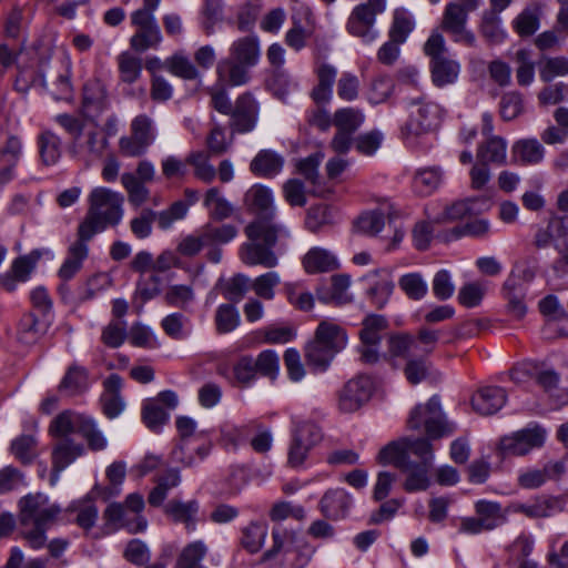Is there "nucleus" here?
<instances>
[{
    "label": "nucleus",
    "mask_w": 568,
    "mask_h": 568,
    "mask_svg": "<svg viewBox=\"0 0 568 568\" xmlns=\"http://www.w3.org/2000/svg\"><path fill=\"white\" fill-rule=\"evenodd\" d=\"M39 152L45 165L55 164L61 156V139L52 131L45 130L38 138Z\"/></svg>",
    "instance_id": "47"
},
{
    "label": "nucleus",
    "mask_w": 568,
    "mask_h": 568,
    "mask_svg": "<svg viewBox=\"0 0 568 568\" xmlns=\"http://www.w3.org/2000/svg\"><path fill=\"white\" fill-rule=\"evenodd\" d=\"M89 241L78 236V240L69 246L68 256L59 270V276L63 281L71 280L81 270L83 261L88 257Z\"/></svg>",
    "instance_id": "32"
},
{
    "label": "nucleus",
    "mask_w": 568,
    "mask_h": 568,
    "mask_svg": "<svg viewBox=\"0 0 568 568\" xmlns=\"http://www.w3.org/2000/svg\"><path fill=\"white\" fill-rule=\"evenodd\" d=\"M14 457L24 465L31 464L38 456L37 438L32 435H21L11 443Z\"/></svg>",
    "instance_id": "61"
},
{
    "label": "nucleus",
    "mask_w": 568,
    "mask_h": 568,
    "mask_svg": "<svg viewBox=\"0 0 568 568\" xmlns=\"http://www.w3.org/2000/svg\"><path fill=\"white\" fill-rule=\"evenodd\" d=\"M89 388V371L77 362H73L65 371L58 389L69 396L84 393Z\"/></svg>",
    "instance_id": "31"
},
{
    "label": "nucleus",
    "mask_w": 568,
    "mask_h": 568,
    "mask_svg": "<svg viewBox=\"0 0 568 568\" xmlns=\"http://www.w3.org/2000/svg\"><path fill=\"white\" fill-rule=\"evenodd\" d=\"M108 146L109 141L104 134L98 131H89L84 141H81L80 138L77 142H71L70 150L75 155L84 156L91 161L102 158Z\"/></svg>",
    "instance_id": "30"
},
{
    "label": "nucleus",
    "mask_w": 568,
    "mask_h": 568,
    "mask_svg": "<svg viewBox=\"0 0 568 568\" xmlns=\"http://www.w3.org/2000/svg\"><path fill=\"white\" fill-rule=\"evenodd\" d=\"M398 285L406 296L414 301L422 300L428 292V285L419 273L403 275Z\"/></svg>",
    "instance_id": "63"
},
{
    "label": "nucleus",
    "mask_w": 568,
    "mask_h": 568,
    "mask_svg": "<svg viewBox=\"0 0 568 568\" xmlns=\"http://www.w3.org/2000/svg\"><path fill=\"white\" fill-rule=\"evenodd\" d=\"M493 9L483 12L479 23V32L490 44H498L505 41L507 33L501 27L499 13Z\"/></svg>",
    "instance_id": "42"
},
{
    "label": "nucleus",
    "mask_w": 568,
    "mask_h": 568,
    "mask_svg": "<svg viewBox=\"0 0 568 568\" xmlns=\"http://www.w3.org/2000/svg\"><path fill=\"white\" fill-rule=\"evenodd\" d=\"M104 517L109 523L126 526L132 534L144 531L148 526L146 519L142 516H138L134 524H129L125 508L121 503L110 504L104 511Z\"/></svg>",
    "instance_id": "53"
},
{
    "label": "nucleus",
    "mask_w": 568,
    "mask_h": 568,
    "mask_svg": "<svg viewBox=\"0 0 568 568\" xmlns=\"http://www.w3.org/2000/svg\"><path fill=\"white\" fill-rule=\"evenodd\" d=\"M267 536V525L264 523L253 521L243 528L241 539L242 546L250 552H257Z\"/></svg>",
    "instance_id": "60"
},
{
    "label": "nucleus",
    "mask_w": 568,
    "mask_h": 568,
    "mask_svg": "<svg viewBox=\"0 0 568 568\" xmlns=\"http://www.w3.org/2000/svg\"><path fill=\"white\" fill-rule=\"evenodd\" d=\"M83 452V445L75 443L71 438H61L53 445L51 453L52 471L50 476V484L52 486L58 483L60 473L80 457Z\"/></svg>",
    "instance_id": "16"
},
{
    "label": "nucleus",
    "mask_w": 568,
    "mask_h": 568,
    "mask_svg": "<svg viewBox=\"0 0 568 568\" xmlns=\"http://www.w3.org/2000/svg\"><path fill=\"white\" fill-rule=\"evenodd\" d=\"M507 394L504 388L498 386H486L471 397L473 409L480 415H493L505 405Z\"/></svg>",
    "instance_id": "24"
},
{
    "label": "nucleus",
    "mask_w": 568,
    "mask_h": 568,
    "mask_svg": "<svg viewBox=\"0 0 568 568\" xmlns=\"http://www.w3.org/2000/svg\"><path fill=\"white\" fill-rule=\"evenodd\" d=\"M388 327L385 316L378 314L367 315L362 322L358 333L361 343L381 344L382 333Z\"/></svg>",
    "instance_id": "46"
},
{
    "label": "nucleus",
    "mask_w": 568,
    "mask_h": 568,
    "mask_svg": "<svg viewBox=\"0 0 568 568\" xmlns=\"http://www.w3.org/2000/svg\"><path fill=\"white\" fill-rule=\"evenodd\" d=\"M430 72L433 83L438 87H445L454 83L460 72V64L458 61L447 57L437 58L430 61Z\"/></svg>",
    "instance_id": "40"
},
{
    "label": "nucleus",
    "mask_w": 568,
    "mask_h": 568,
    "mask_svg": "<svg viewBox=\"0 0 568 568\" xmlns=\"http://www.w3.org/2000/svg\"><path fill=\"white\" fill-rule=\"evenodd\" d=\"M534 378L537 384L549 395L551 404L555 408H560L568 404V390L560 388L559 374L544 364L536 362V372H534Z\"/></svg>",
    "instance_id": "20"
},
{
    "label": "nucleus",
    "mask_w": 568,
    "mask_h": 568,
    "mask_svg": "<svg viewBox=\"0 0 568 568\" xmlns=\"http://www.w3.org/2000/svg\"><path fill=\"white\" fill-rule=\"evenodd\" d=\"M500 116L505 121H511L524 112V98L518 91L506 92L499 102Z\"/></svg>",
    "instance_id": "64"
},
{
    "label": "nucleus",
    "mask_w": 568,
    "mask_h": 568,
    "mask_svg": "<svg viewBox=\"0 0 568 568\" xmlns=\"http://www.w3.org/2000/svg\"><path fill=\"white\" fill-rule=\"evenodd\" d=\"M428 468L426 464H415L412 460L406 469H402L407 474L404 483V489L407 493L426 490L429 486Z\"/></svg>",
    "instance_id": "50"
},
{
    "label": "nucleus",
    "mask_w": 568,
    "mask_h": 568,
    "mask_svg": "<svg viewBox=\"0 0 568 568\" xmlns=\"http://www.w3.org/2000/svg\"><path fill=\"white\" fill-rule=\"evenodd\" d=\"M545 440L546 430L535 424L501 437L498 449L503 456H524L535 448H540Z\"/></svg>",
    "instance_id": "11"
},
{
    "label": "nucleus",
    "mask_w": 568,
    "mask_h": 568,
    "mask_svg": "<svg viewBox=\"0 0 568 568\" xmlns=\"http://www.w3.org/2000/svg\"><path fill=\"white\" fill-rule=\"evenodd\" d=\"M281 284V276L275 271H268L251 280V290L256 297L272 301L275 297V288Z\"/></svg>",
    "instance_id": "51"
},
{
    "label": "nucleus",
    "mask_w": 568,
    "mask_h": 568,
    "mask_svg": "<svg viewBox=\"0 0 568 568\" xmlns=\"http://www.w3.org/2000/svg\"><path fill=\"white\" fill-rule=\"evenodd\" d=\"M388 352L393 357L406 359L404 375L409 384L417 385L427 378L430 364L425 356L417 354V341L413 335L406 333L390 335Z\"/></svg>",
    "instance_id": "7"
},
{
    "label": "nucleus",
    "mask_w": 568,
    "mask_h": 568,
    "mask_svg": "<svg viewBox=\"0 0 568 568\" xmlns=\"http://www.w3.org/2000/svg\"><path fill=\"white\" fill-rule=\"evenodd\" d=\"M250 67L257 64L260 59L258 39L246 36L235 40L230 47V57Z\"/></svg>",
    "instance_id": "38"
},
{
    "label": "nucleus",
    "mask_w": 568,
    "mask_h": 568,
    "mask_svg": "<svg viewBox=\"0 0 568 568\" xmlns=\"http://www.w3.org/2000/svg\"><path fill=\"white\" fill-rule=\"evenodd\" d=\"M203 204L207 209L210 217L215 221L226 220L234 213V206L222 195L219 187H211L206 191Z\"/></svg>",
    "instance_id": "45"
},
{
    "label": "nucleus",
    "mask_w": 568,
    "mask_h": 568,
    "mask_svg": "<svg viewBox=\"0 0 568 568\" xmlns=\"http://www.w3.org/2000/svg\"><path fill=\"white\" fill-rule=\"evenodd\" d=\"M365 120L362 110L346 106L337 109L333 114V125L342 131L355 133Z\"/></svg>",
    "instance_id": "49"
},
{
    "label": "nucleus",
    "mask_w": 568,
    "mask_h": 568,
    "mask_svg": "<svg viewBox=\"0 0 568 568\" xmlns=\"http://www.w3.org/2000/svg\"><path fill=\"white\" fill-rule=\"evenodd\" d=\"M156 139L154 120L148 114H138L130 123V134L119 140L120 152L124 156H143Z\"/></svg>",
    "instance_id": "9"
},
{
    "label": "nucleus",
    "mask_w": 568,
    "mask_h": 568,
    "mask_svg": "<svg viewBox=\"0 0 568 568\" xmlns=\"http://www.w3.org/2000/svg\"><path fill=\"white\" fill-rule=\"evenodd\" d=\"M303 266L308 274L331 272L338 267V261L332 252L313 247L305 254Z\"/></svg>",
    "instance_id": "37"
},
{
    "label": "nucleus",
    "mask_w": 568,
    "mask_h": 568,
    "mask_svg": "<svg viewBox=\"0 0 568 568\" xmlns=\"http://www.w3.org/2000/svg\"><path fill=\"white\" fill-rule=\"evenodd\" d=\"M407 425L413 430L423 426L427 438L410 439L407 445V454L413 453L419 459V464L430 465L433 459V447L429 439H437L454 432V427L447 423L440 407L438 396H433L425 405H417L409 415Z\"/></svg>",
    "instance_id": "2"
},
{
    "label": "nucleus",
    "mask_w": 568,
    "mask_h": 568,
    "mask_svg": "<svg viewBox=\"0 0 568 568\" xmlns=\"http://www.w3.org/2000/svg\"><path fill=\"white\" fill-rule=\"evenodd\" d=\"M477 201V197H468L446 205L440 213L433 216V222L436 224H445L476 214L477 211L474 209V205Z\"/></svg>",
    "instance_id": "43"
},
{
    "label": "nucleus",
    "mask_w": 568,
    "mask_h": 568,
    "mask_svg": "<svg viewBox=\"0 0 568 568\" xmlns=\"http://www.w3.org/2000/svg\"><path fill=\"white\" fill-rule=\"evenodd\" d=\"M347 344L346 332L338 325L323 321L318 324L314 338L305 346V359L310 367L324 372L337 353Z\"/></svg>",
    "instance_id": "5"
},
{
    "label": "nucleus",
    "mask_w": 568,
    "mask_h": 568,
    "mask_svg": "<svg viewBox=\"0 0 568 568\" xmlns=\"http://www.w3.org/2000/svg\"><path fill=\"white\" fill-rule=\"evenodd\" d=\"M353 498L343 488L328 489L320 500V510L331 520L344 519L352 507Z\"/></svg>",
    "instance_id": "21"
},
{
    "label": "nucleus",
    "mask_w": 568,
    "mask_h": 568,
    "mask_svg": "<svg viewBox=\"0 0 568 568\" xmlns=\"http://www.w3.org/2000/svg\"><path fill=\"white\" fill-rule=\"evenodd\" d=\"M386 7L383 0H368L357 4L351 12L346 29L355 37L362 38L366 43L375 41L378 32L374 29L377 14L384 12Z\"/></svg>",
    "instance_id": "10"
},
{
    "label": "nucleus",
    "mask_w": 568,
    "mask_h": 568,
    "mask_svg": "<svg viewBox=\"0 0 568 568\" xmlns=\"http://www.w3.org/2000/svg\"><path fill=\"white\" fill-rule=\"evenodd\" d=\"M175 426L180 436V443L173 450V458L186 467H192L196 462L192 455L193 444L201 440L206 432H197L196 422L187 416H179L175 420Z\"/></svg>",
    "instance_id": "14"
},
{
    "label": "nucleus",
    "mask_w": 568,
    "mask_h": 568,
    "mask_svg": "<svg viewBox=\"0 0 568 568\" xmlns=\"http://www.w3.org/2000/svg\"><path fill=\"white\" fill-rule=\"evenodd\" d=\"M375 386L371 376L357 375L348 381L339 393L338 407L344 413H353L367 403Z\"/></svg>",
    "instance_id": "13"
},
{
    "label": "nucleus",
    "mask_w": 568,
    "mask_h": 568,
    "mask_svg": "<svg viewBox=\"0 0 568 568\" xmlns=\"http://www.w3.org/2000/svg\"><path fill=\"white\" fill-rule=\"evenodd\" d=\"M40 253L32 251L28 255L17 257L8 272L0 275V284L7 292H13L17 288L18 283L27 282L34 270Z\"/></svg>",
    "instance_id": "19"
},
{
    "label": "nucleus",
    "mask_w": 568,
    "mask_h": 568,
    "mask_svg": "<svg viewBox=\"0 0 568 568\" xmlns=\"http://www.w3.org/2000/svg\"><path fill=\"white\" fill-rule=\"evenodd\" d=\"M251 67L232 58L222 59L216 65V74L220 81L232 87L243 85L248 82Z\"/></svg>",
    "instance_id": "35"
},
{
    "label": "nucleus",
    "mask_w": 568,
    "mask_h": 568,
    "mask_svg": "<svg viewBox=\"0 0 568 568\" xmlns=\"http://www.w3.org/2000/svg\"><path fill=\"white\" fill-rule=\"evenodd\" d=\"M214 322L219 334L231 333L241 323L239 310L234 304H221L215 311Z\"/></svg>",
    "instance_id": "52"
},
{
    "label": "nucleus",
    "mask_w": 568,
    "mask_h": 568,
    "mask_svg": "<svg viewBox=\"0 0 568 568\" xmlns=\"http://www.w3.org/2000/svg\"><path fill=\"white\" fill-rule=\"evenodd\" d=\"M85 417L87 416L83 414L64 410L52 419L49 426V433L59 439L69 438L68 436L70 434L80 433Z\"/></svg>",
    "instance_id": "36"
},
{
    "label": "nucleus",
    "mask_w": 568,
    "mask_h": 568,
    "mask_svg": "<svg viewBox=\"0 0 568 568\" xmlns=\"http://www.w3.org/2000/svg\"><path fill=\"white\" fill-rule=\"evenodd\" d=\"M122 194L106 187H95L89 195V209L84 220L79 224L78 236L92 240L108 226L118 225L123 217Z\"/></svg>",
    "instance_id": "4"
},
{
    "label": "nucleus",
    "mask_w": 568,
    "mask_h": 568,
    "mask_svg": "<svg viewBox=\"0 0 568 568\" xmlns=\"http://www.w3.org/2000/svg\"><path fill=\"white\" fill-rule=\"evenodd\" d=\"M408 444V437L390 442L379 450L377 462L382 465H393L400 470L406 469L410 462L407 454Z\"/></svg>",
    "instance_id": "34"
},
{
    "label": "nucleus",
    "mask_w": 568,
    "mask_h": 568,
    "mask_svg": "<svg viewBox=\"0 0 568 568\" xmlns=\"http://www.w3.org/2000/svg\"><path fill=\"white\" fill-rule=\"evenodd\" d=\"M540 14L539 4H529L513 20L511 27L519 37H530L539 29Z\"/></svg>",
    "instance_id": "41"
},
{
    "label": "nucleus",
    "mask_w": 568,
    "mask_h": 568,
    "mask_svg": "<svg viewBox=\"0 0 568 568\" xmlns=\"http://www.w3.org/2000/svg\"><path fill=\"white\" fill-rule=\"evenodd\" d=\"M397 216L398 213L392 205H382L359 215L355 226L361 233L376 235L383 230L386 221L390 227Z\"/></svg>",
    "instance_id": "22"
},
{
    "label": "nucleus",
    "mask_w": 568,
    "mask_h": 568,
    "mask_svg": "<svg viewBox=\"0 0 568 568\" xmlns=\"http://www.w3.org/2000/svg\"><path fill=\"white\" fill-rule=\"evenodd\" d=\"M22 154V144L19 138L8 136L0 149V185L7 184L14 178L16 166Z\"/></svg>",
    "instance_id": "27"
},
{
    "label": "nucleus",
    "mask_w": 568,
    "mask_h": 568,
    "mask_svg": "<svg viewBox=\"0 0 568 568\" xmlns=\"http://www.w3.org/2000/svg\"><path fill=\"white\" fill-rule=\"evenodd\" d=\"M19 508L23 538L32 549H41L47 542V530L61 513L60 506L50 503L43 494H30L20 499Z\"/></svg>",
    "instance_id": "3"
},
{
    "label": "nucleus",
    "mask_w": 568,
    "mask_h": 568,
    "mask_svg": "<svg viewBox=\"0 0 568 568\" xmlns=\"http://www.w3.org/2000/svg\"><path fill=\"white\" fill-rule=\"evenodd\" d=\"M200 230L207 246L226 244L237 235V229L232 224L214 225L207 223Z\"/></svg>",
    "instance_id": "54"
},
{
    "label": "nucleus",
    "mask_w": 568,
    "mask_h": 568,
    "mask_svg": "<svg viewBox=\"0 0 568 568\" xmlns=\"http://www.w3.org/2000/svg\"><path fill=\"white\" fill-rule=\"evenodd\" d=\"M513 161L523 165H535L542 161L545 149L537 139H521L511 148Z\"/></svg>",
    "instance_id": "33"
},
{
    "label": "nucleus",
    "mask_w": 568,
    "mask_h": 568,
    "mask_svg": "<svg viewBox=\"0 0 568 568\" xmlns=\"http://www.w3.org/2000/svg\"><path fill=\"white\" fill-rule=\"evenodd\" d=\"M444 175V170L439 165L418 168L413 174V192L419 196L433 194L443 183Z\"/></svg>",
    "instance_id": "26"
},
{
    "label": "nucleus",
    "mask_w": 568,
    "mask_h": 568,
    "mask_svg": "<svg viewBox=\"0 0 568 568\" xmlns=\"http://www.w3.org/2000/svg\"><path fill=\"white\" fill-rule=\"evenodd\" d=\"M284 166V158L273 150H261L251 161L250 171L260 178L272 179Z\"/></svg>",
    "instance_id": "29"
},
{
    "label": "nucleus",
    "mask_w": 568,
    "mask_h": 568,
    "mask_svg": "<svg viewBox=\"0 0 568 568\" xmlns=\"http://www.w3.org/2000/svg\"><path fill=\"white\" fill-rule=\"evenodd\" d=\"M131 23L135 28L130 39L131 48L136 52L156 49L162 42V33L155 16L144 12H132Z\"/></svg>",
    "instance_id": "12"
},
{
    "label": "nucleus",
    "mask_w": 568,
    "mask_h": 568,
    "mask_svg": "<svg viewBox=\"0 0 568 568\" xmlns=\"http://www.w3.org/2000/svg\"><path fill=\"white\" fill-rule=\"evenodd\" d=\"M248 290H251V278L242 273L233 275L222 284V294L232 304L241 302Z\"/></svg>",
    "instance_id": "56"
},
{
    "label": "nucleus",
    "mask_w": 568,
    "mask_h": 568,
    "mask_svg": "<svg viewBox=\"0 0 568 568\" xmlns=\"http://www.w3.org/2000/svg\"><path fill=\"white\" fill-rule=\"evenodd\" d=\"M394 287L395 284L390 275L384 272L379 278L371 284L367 291V295L376 307L382 308L388 302L390 295L393 294Z\"/></svg>",
    "instance_id": "58"
},
{
    "label": "nucleus",
    "mask_w": 568,
    "mask_h": 568,
    "mask_svg": "<svg viewBox=\"0 0 568 568\" xmlns=\"http://www.w3.org/2000/svg\"><path fill=\"white\" fill-rule=\"evenodd\" d=\"M565 506L566 500L562 497H546L520 505L519 511L530 518H545L564 511Z\"/></svg>",
    "instance_id": "39"
},
{
    "label": "nucleus",
    "mask_w": 568,
    "mask_h": 568,
    "mask_svg": "<svg viewBox=\"0 0 568 568\" xmlns=\"http://www.w3.org/2000/svg\"><path fill=\"white\" fill-rule=\"evenodd\" d=\"M415 26L413 16L405 9H397L394 12L389 39L404 43Z\"/></svg>",
    "instance_id": "59"
},
{
    "label": "nucleus",
    "mask_w": 568,
    "mask_h": 568,
    "mask_svg": "<svg viewBox=\"0 0 568 568\" xmlns=\"http://www.w3.org/2000/svg\"><path fill=\"white\" fill-rule=\"evenodd\" d=\"M120 80L132 84L139 80L142 73V60L130 52H122L116 58Z\"/></svg>",
    "instance_id": "55"
},
{
    "label": "nucleus",
    "mask_w": 568,
    "mask_h": 568,
    "mask_svg": "<svg viewBox=\"0 0 568 568\" xmlns=\"http://www.w3.org/2000/svg\"><path fill=\"white\" fill-rule=\"evenodd\" d=\"M121 183L128 192L129 202L132 205L141 206L149 199V190L133 173H123Z\"/></svg>",
    "instance_id": "62"
},
{
    "label": "nucleus",
    "mask_w": 568,
    "mask_h": 568,
    "mask_svg": "<svg viewBox=\"0 0 568 568\" xmlns=\"http://www.w3.org/2000/svg\"><path fill=\"white\" fill-rule=\"evenodd\" d=\"M165 515L172 521L183 524L189 532L196 529L200 513V503L196 499L182 501L178 499L170 500L164 507Z\"/></svg>",
    "instance_id": "23"
},
{
    "label": "nucleus",
    "mask_w": 568,
    "mask_h": 568,
    "mask_svg": "<svg viewBox=\"0 0 568 568\" xmlns=\"http://www.w3.org/2000/svg\"><path fill=\"white\" fill-rule=\"evenodd\" d=\"M244 205L247 211L256 214V219L274 222V196L270 187L258 183L252 185L244 194Z\"/></svg>",
    "instance_id": "17"
},
{
    "label": "nucleus",
    "mask_w": 568,
    "mask_h": 568,
    "mask_svg": "<svg viewBox=\"0 0 568 568\" xmlns=\"http://www.w3.org/2000/svg\"><path fill=\"white\" fill-rule=\"evenodd\" d=\"M438 105L434 103H417L410 111L409 120L405 124L408 134L419 135L429 131L436 123Z\"/></svg>",
    "instance_id": "25"
},
{
    "label": "nucleus",
    "mask_w": 568,
    "mask_h": 568,
    "mask_svg": "<svg viewBox=\"0 0 568 568\" xmlns=\"http://www.w3.org/2000/svg\"><path fill=\"white\" fill-rule=\"evenodd\" d=\"M539 77L544 82H550L555 78L568 74V58L542 57L538 63Z\"/></svg>",
    "instance_id": "57"
},
{
    "label": "nucleus",
    "mask_w": 568,
    "mask_h": 568,
    "mask_svg": "<svg viewBox=\"0 0 568 568\" xmlns=\"http://www.w3.org/2000/svg\"><path fill=\"white\" fill-rule=\"evenodd\" d=\"M292 440L287 452V463L293 468L304 465L310 452L321 442L322 430L311 420L292 418Z\"/></svg>",
    "instance_id": "8"
},
{
    "label": "nucleus",
    "mask_w": 568,
    "mask_h": 568,
    "mask_svg": "<svg viewBox=\"0 0 568 568\" xmlns=\"http://www.w3.org/2000/svg\"><path fill=\"white\" fill-rule=\"evenodd\" d=\"M507 143L500 136H490L477 150V160L485 164H505Z\"/></svg>",
    "instance_id": "44"
},
{
    "label": "nucleus",
    "mask_w": 568,
    "mask_h": 568,
    "mask_svg": "<svg viewBox=\"0 0 568 568\" xmlns=\"http://www.w3.org/2000/svg\"><path fill=\"white\" fill-rule=\"evenodd\" d=\"M230 128L235 133H247L254 130L258 118V104L254 97L246 92L241 94L230 113Z\"/></svg>",
    "instance_id": "15"
},
{
    "label": "nucleus",
    "mask_w": 568,
    "mask_h": 568,
    "mask_svg": "<svg viewBox=\"0 0 568 568\" xmlns=\"http://www.w3.org/2000/svg\"><path fill=\"white\" fill-rule=\"evenodd\" d=\"M481 0H456L448 2L443 12L440 28L448 33L456 43L475 48L477 39L475 33L467 28L468 14L476 11Z\"/></svg>",
    "instance_id": "6"
},
{
    "label": "nucleus",
    "mask_w": 568,
    "mask_h": 568,
    "mask_svg": "<svg viewBox=\"0 0 568 568\" xmlns=\"http://www.w3.org/2000/svg\"><path fill=\"white\" fill-rule=\"evenodd\" d=\"M248 241L240 250L241 261L248 266L261 265L273 268L278 265V257L274 251L285 246L290 231L283 224L263 219H255L245 227Z\"/></svg>",
    "instance_id": "1"
},
{
    "label": "nucleus",
    "mask_w": 568,
    "mask_h": 568,
    "mask_svg": "<svg viewBox=\"0 0 568 568\" xmlns=\"http://www.w3.org/2000/svg\"><path fill=\"white\" fill-rule=\"evenodd\" d=\"M186 163L193 168L194 176L203 183L210 184L216 178V169L211 164L209 154L202 151L191 152Z\"/></svg>",
    "instance_id": "48"
},
{
    "label": "nucleus",
    "mask_w": 568,
    "mask_h": 568,
    "mask_svg": "<svg viewBox=\"0 0 568 568\" xmlns=\"http://www.w3.org/2000/svg\"><path fill=\"white\" fill-rule=\"evenodd\" d=\"M566 473L564 460L549 462L542 468H527L519 473L518 485L525 489H536L549 480H558Z\"/></svg>",
    "instance_id": "18"
},
{
    "label": "nucleus",
    "mask_w": 568,
    "mask_h": 568,
    "mask_svg": "<svg viewBox=\"0 0 568 568\" xmlns=\"http://www.w3.org/2000/svg\"><path fill=\"white\" fill-rule=\"evenodd\" d=\"M272 547L264 552V560L276 558L280 555H287L296 551L300 547V539L297 534L292 530L284 528L281 525H276L272 530Z\"/></svg>",
    "instance_id": "28"
}]
</instances>
